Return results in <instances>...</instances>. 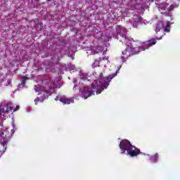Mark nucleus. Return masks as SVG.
<instances>
[{
    "label": "nucleus",
    "mask_w": 180,
    "mask_h": 180,
    "mask_svg": "<svg viewBox=\"0 0 180 180\" xmlns=\"http://www.w3.org/2000/svg\"><path fill=\"white\" fill-rule=\"evenodd\" d=\"M117 72L119 70H117L115 73L110 75L108 77H103V73H100L98 75L96 72L93 73V77H96V79L91 84V89L88 86H86L82 90H79L82 93V96L84 99H87L89 98L94 92H96V94H101L103 89H106L109 86V84L115 77L117 75Z\"/></svg>",
    "instance_id": "f257e3e1"
},
{
    "label": "nucleus",
    "mask_w": 180,
    "mask_h": 180,
    "mask_svg": "<svg viewBox=\"0 0 180 180\" xmlns=\"http://www.w3.org/2000/svg\"><path fill=\"white\" fill-rule=\"evenodd\" d=\"M120 148L122 153L127 150L128 155L131 157H136L140 154V149H136V147L131 146L129 141H122L120 143Z\"/></svg>",
    "instance_id": "f03ea898"
},
{
    "label": "nucleus",
    "mask_w": 180,
    "mask_h": 180,
    "mask_svg": "<svg viewBox=\"0 0 180 180\" xmlns=\"http://www.w3.org/2000/svg\"><path fill=\"white\" fill-rule=\"evenodd\" d=\"M9 140H11V134L9 133V131H8V129L6 128L5 129H0V143L4 148L2 154L5 153V150H6L5 144H7Z\"/></svg>",
    "instance_id": "7ed1b4c3"
},
{
    "label": "nucleus",
    "mask_w": 180,
    "mask_h": 180,
    "mask_svg": "<svg viewBox=\"0 0 180 180\" xmlns=\"http://www.w3.org/2000/svg\"><path fill=\"white\" fill-rule=\"evenodd\" d=\"M3 106H4V108H6V110H5V108L1 107L0 108V113H6L8 112H11V110H13V112H16V110H18L19 109L18 105L16 106V108H14L13 107L9 106V104H8L7 103H4L3 104Z\"/></svg>",
    "instance_id": "20e7f679"
},
{
    "label": "nucleus",
    "mask_w": 180,
    "mask_h": 180,
    "mask_svg": "<svg viewBox=\"0 0 180 180\" xmlns=\"http://www.w3.org/2000/svg\"><path fill=\"white\" fill-rule=\"evenodd\" d=\"M159 11H161V13L163 15H167L169 16L171 12L170 8H168V4H161L159 5Z\"/></svg>",
    "instance_id": "39448f33"
},
{
    "label": "nucleus",
    "mask_w": 180,
    "mask_h": 180,
    "mask_svg": "<svg viewBox=\"0 0 180 180\" xmlns=\"http://www.w3.org/2000/svg\"><path fill=\"white\" fill-rule=\"evenodd\" d=\"M162 39V36L160 38L152 39L144 43L143 47H139V49H143V50H146V49H148V47H151V46H154L157 43L156 40H161Z\"/></svg>",
    "instance_id": "423d86ee"
},
{
    "label": "nucleus",
    "mask_w": 180,
    "mask_h": 180,
    "mask_svg": "<svg viewBox=\"0 0 180 180\" xmlns=\"http://www.w3.org/2000/svg\"><path fill=\"white\" fill-rule=\"evenodd\" d=\"M161 29H164V32H169V29H167V28H165V27H164V22L162 21H160L157 24V26L155 28L156 33H158V32H160V30H161Z\"/></svg>",
    "instance_id": "0eeeda50"
},
{
    "label": "nucleus",
    "mask_w": 180,
    "mask_h": 180,
    "mask_svg": "<svg viewBox=\"0 0 180 180\" xmlns=\"http://www.w3.org/2000/svg\"><path fill=\"white\" fill-rule=\"evenodd\" d=\"M103 50V49H102L101 46H98L96 50H94V49L89 50V53L94 56L95 54H98V53H102Z\"/></svg>",
    "instance_id": "6e6552de"
},
{
    "label": "nucleus",
    "mask_w": 180,
    "mask_h": 180,
    "mask_svg": "<svg viewBox=\"0 0 180 180\" xmlns=\"http://www.w3.org/2000/svg\"><path fill=\"white\" fill-rule=\"evenodd\" d=\"M141 22V17L139 15H134V27H137V25L139 22Z\"/></svg>",
    "instance_id": "1a4fd4ad"
},
{
    "label": "nucleus",
    "mask_w": 180,
    "mask_h": 180,
    "mask_svg": "<svg viewBox=\"0 0 180 180\" xmlns=\"http://www.w3.org/2000/svg\"><path fill=\"white\" fill-rule=\"evenodd\" d=\"M118 30H120V36H122V37L126 38V34L127 33V30H126V28L118 27Z\"/></svg>",
    "instance_id": "9d476101"
},
{
    "label": "nucleus",
    "mask_w": 180,
    "mask_h": 180,
    "mask_svg": "<svg viewBox=\"0 0 180 180\" xmlns=\"http://www.w3.org/2000/svg\"><path fill=\"white\" fill-rule=\"evenodd\" d=\"M60 101L64 103V105H70L71 103V100L70 98H65V97L60 98Z\"/></svg>",
    "instance_id": "9b49d317"
},
{
    "label": "nucleus",
    "mask_w": 180,
    "mask_h": 180,
    "mask_svg": "<svg viewBox=\"0 0 180 180\" xmlns=\"http://www.w3.org/2000/svg\"><path fill=\"white\" fill-rule=\"evenodd\" d=\"M53 63L55 64H57L58 61H60V56H58V53H56L53 57H52Z\"/></svg>",
    "instance_id": "f8f14e48"
},
{
    "label": "nucleus",
    "mask_w": 180,
    "mask_h": 180,
    "mask_svg": "<svg viewBox=\"0 0 180 180\" xmlns=\"http://www.w3.org/2000/svg\"><path fill=\"white\" fill-rule=\"evenodd\" d=\"M157 160H158V154L157 153L154 156L150 157L152 162H157Z\"/></svg>",
    "instance_id": "ddd939ff"
},
{
    "label": "nucleus",
    "mask_w": 180,
    "mask_h": 180,
    "mask_svg": "<svg viewBox=\"0 0 180 180\" xmlns=\"http://www.w3.org/2000/svg\"><path fill=\"white\" fill-rule=\"evenodd\" d=\"M79 77L81 79H86V74L79 72Z\"/></svg>",
    "instance_id": "4468645a"
},
{
    "label": "nucleus",
    "mask_w": 180,
    "mask_h": 180,
    "mask_svg": "<svg viewBox=\"0 0 180 180\" xmlns=\"http://www.w3.org/2000/svg\"><path fill=\"white\" fill-rule=\"evenodd\" d=\"M99 61H101V58L99 60H95V62L93 63L94 68H95L96 67H99Z\"/></svg>",
    "instance_id": "2eb2a0df"
},
{
    "label": "nucleus",
    "mask_w": 180,
    "mask_h": 180,
    "mask_svg": "<svg viewBox=\"0 0 180 180\" xmlns=\"http://www.w3.org/2000/svg\"><path fill=\"white\" fill-rule=\"evenodd\" d=\"M174 8H178V4H172L170 6V11H172V9H174Z\"/></svg>",
    "instance_id": "dca6fc26"
},
{
    "label": "nucleus",
    "mask_w": 180,
    "mask_h": 180,
    "mask_svg": "<svg viewBox=\"0 0 180 180\" xmlns=\"http://www.w3.org/2000/svg\"><path fill=\"white\" fill-rule=\"evenodd\" d=\"M11 83H12V80L11 79H8L7 81V83L6 84V86H8V85H11Z\"/></svg>",
    "instance_id": "f3484780"
},
{
    "label": "nucleus",
    "mask_w": 180,
    "mask_h": 180,
    "mask_svg": "<svg viewBox=\"0 0 180 180\" xmlns=\"http://www.w3.org/2000/svg\"><path fill=\"white\" fill-rule=\"evenodd\" d=\"M22 82H25V81H26V80L27 79V77H26V76H23V77H22Z\"/></svg>",
    "instance_id": "a211bd4d"
},
{
    "label": "nucleus",
    "mask_w": 180,
    "mask_h": 180,
    "mask_svg": "<svg viewBox=\"0 0 180 180\" xmlns=\"http://www.w3.org/2000/svg\"><path fill=\"white\" fill-rule=\"evenodd\" d=\"M127 53V49H125L124 51H122V54L124 56Z\"/></svg>",
    "instance_id": "6ab92c4d"
},
{
    "label": "nucleus",
    "mask_w": 180,
    "mask_h": 180,
    "mask_svg": "<svg viewBox=\"0 0 180 180\" xmlns=\"http://www.w3.org/2000/svg\"><path fill=\"white\" fill-rule=\"evenodd\" d=\"M21 85H22V88L25 86V82H22H22H21Z\"/></svg>",
    "instance_id": "aec40b11"
},
{
    "label": "nucleus",
    "mask_w": 180,
    "mask_h": 180,
    "mask_svg": "<svg viewBox=\"0 0 180 180\" xmlns=\"http://www.w3.org/2000/svg\"><path fill=\"white\" fill-rule=\"evenodd\" d=\"M39 98L34 99V102L36 103H37V102H39Z\"/></svg>",
    "instance_id": "412c9836"
},
{
    "label": "nucleus",
    "mask_w": 180,
    "mask_h": 180,
    "mask_svg": "<svg viewBox=\"0 0 180 180\" xmlns=\"http://www.w3.org/2000/svg\"><path fill=\"white\" fill-rule=\"evenodd\" d=\"M71 70H75V65H72L71 67Z\"/></svg>",
    "instance_id": "4be33fe9"
},
{
    "label": "nucleus",
    "mask_w": 180,
    "mask_h": 180,
    "mask_svg": "<svg viewBox=\"0 0 180 180\" xmlns=\"http://www.w3.org/2000/svg\"><path fill=\"white\" fill-rule=\"evenodd\" d=\"M167 27H169V22H167Z\"/></svg>",
    "instance_id": "5701e85b"
},
{
    "label": "nucleus",
    "mask_w": 180,
    "mask_h": 180,
    "mask_svg": "<svg viewBox=\"0 0 180 180\" xmlns=\"http://www.w3.org/2000/svg\"><path fill=\"white\" fill-rule=\"evenodd\" d=\"M76 87H77V84H75L74 88H76Z\"/></svg>",
    "instance_id": "b1692460"
},
{
    "label": "nucleus",
    "mask_w": 180,
    "mask_h": 180,
    "mask_svg": "<svg viewBox=\"0 0 180 180\" xmlns=\"http://www.w3.org/2000/svg\"><path fill=\"white\" fill-rule=\"evenodd\" d=\"M136 8V7H132V9H135Z\"/></svg>",
    "instance_id": "393cba45"
},
{
    "label": "nucleus",
    "mask_w": 180,
    "mask_h": 180,
    "mask_svg": "<svg viewBox=\"0 0 180 180\" xmlns=\"http://www.w3.org/2000/svg\"><path fill=\"white\" fill-rule=\"evenodd\" d=\"M36 92H37V89H35Z\"/></svg>",
    "instance_id": "a878e982"
},
{
    "label": "nucleus",
    "mask_w": 180,
    "mask_h": 180,
    "mask_svg": "<svg viewBox=\"0 0 180 180\" xmlns=\"http://www.w3.org/2000/svg\"><path fill=\"white\" fill-rule=\"evenodd\" d=\"M0 126H2V124H0Z\"/></svg>",
    "instance_id": "bb28decb"
}]
</instances>
